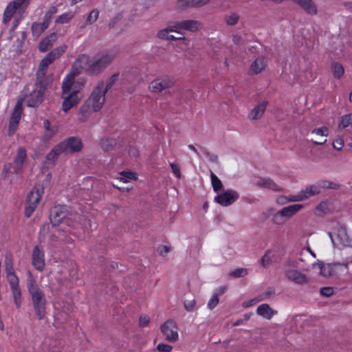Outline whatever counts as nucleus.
Listing matches in <instances>:
<instances>
[{
    "label": "nucleus",
    "mask_w": 352,
    "mask_h": 352,
    "mask_svg": "<svg viewBox=\"0 0 352 352\" xmlns=\"http://www.w3.org/2000/svg\"><path fill=\"white\" fill-rule=\"evenodd\" d=\"M76 84L83 87L85 80L79 79L77 81L65 78L62 84V110L67 113L72 107L77 105L83 98V94L78 89Z\"/></svg>",
    "instance_id": "f257e3e1"
},
{
    "label": "nucleus",
    "mask_w": 352,
    "mask_h": 352,
    "mask_svg": "<svg viewBox=\"0 0 352 352\" xmlns=\"http://www.w3.org/2000/svg\"><path fill=\"white\" fill-rule=\"evenodd\" d=\"M27 288L38 319H43L46 314L47 300L45 295L37 285L35 278L30 271L27 272Z\"/></svg>",
    "instance_id": "f03ea898"
},
{
    "label": "nucleus",
    "mask_w": 352,
    "mask_h": 352,
    "mask_svg": "<svg viewBox=\"0 0 352 352\" xmlns=\"http://www.w3.org/2000/svg\"><path fill=\"white\" fill-rule=\"evenodd\" d=\"M116 54L112 52H107L95 56L87 69L90 75H98L102 72L114 60Z\"/></svg>",
    "instance_id": "7ed1b4c3"
},
{
    "label": "nucleus",
    "mask_w": 352,
    "mask_h": 352,
    "mask_svg": "<svg viewBox=\"0 0 352 352\" xmlns=\"http://www.w3.org/2000/svg\"><path fill=\"white\" fill-rule=\"evenodd\" d=\"M104 82L100 80L93 88L89 97L85 100L90 105H92L95 112L99 111L104 106L106 101V92L103 90Z\"/></svg>",
    "instance_id": "20e7f679"
},
{
    "label": "nucleus",
    "mask_w": 352,
    "mask_h": 352,
    "mask_svg": "<svg viewBox=\"0 0 352 352\" xmlns=\"http://www.w3.org/2000/svg\"><path fill=\"white\" fill-rule=\"evenodd\" d=\"M70 215L71 217L67 215L66 210L63 206H56L50 210V219L53 226H58L62 222H64L72 227L74 226V223L71 221L72 217L74 221H77L79 219V216L77 214Z\"/></svg>",
    "instance_id": "39448f33"
},
{
    "label": "nucleus",
    "mask_w": 352,
    "mask_h": 352,
    "mask_svg": "<svg viewBox=\"0 0 352 352\" xmlns=\"http://www.w3.org/2000/svg\"><path fill=\"white\" fill-rule=\"evenodd\" d=\"M23 98L27 105L30 107H36L41 104L43 100L45 91L34 87V86H26L22 91Z\"/></svg>",
    "instance_id": "423d86ee"
},
{
    "label": "nucleus",
    "mask_w": 352,
    "mask_h": 352,
    "mask_svg": "<svg viewBox=\"0 0 352 352\" xmlns=\"http://www.w3.org/2000/svg\"><path fill=\"white\" fill-rule=\"evenodd\" d=\"M43 191V186L41 184H36L28 194L26 206L25 208V217H30L32 215L41 199Z\"/></svg>",
    "instance_id": "0eeeda50"
},
{
    "label": "nucleus",
    "mask_w": 352,
    "mask_h": 352,
    "mask_svg": "<svg viewBox=\"0 0 352 352\" xmlns=\"http://www.w3.org/2000/svg\"><path fill=\"white\" fill-rule=\"evenodd\" d=\"M27 157L26 150L23 147H20L17 150L16 155L14 157L13 163H8L4 165L3 171L6 173L19 174L23 168V163Z\"/></svg>",
    "instance_id": "6e6552de"
},
{
    "label": "nucleus",
    "mask_w": 352,
    "mask_h": 352,
    "mask_svg": "<svg viewBox=\"0 0 352 352\" xmlns=\"http://www.w3.org/2000/svg\"><path fill=\"white\" fill-rule=\"evenodd\" d=\"M91 63V60H90L88 55H78L73 63L72 72L66 76L65 78L74 80L75 77L83 69H85L86 73H87V69Z\"/></svg>",
    "instance_id": "1a4fd4ad"
},
{
    "label": "nucleus",
    "mask_w": 352,
    "mask_h": 352,
    "mask_svg": "<svg viewBox=\"0 0 352 352\" xmlns=\"http://www.w3.org/2000/svg\"><path fill=\"white\" fill-rule=\"evenodd\" d=\"M329 236L334 247L349 246L352 247V239L349 238L346 228L339 226L336 228V232L334 235L329 232Z\"/></svg>",
    "instance_id": "9d476101"
},
{
    "label": "nucleus",
    "mask_w": 352,
    "mask_h": 352,
    "mask_svg": "<svg viewBox=\"0 0 352 352\" xmlns=\"http://www.w3.org/2000/svg\"><path fill=\"white\" fill-rule=\"evenodd\" d=\"M22 112V100H18L17 102L14 106V111L10 119L8 131V135L9 136L13 135L14 133L16 132L18 128L19 123L21 120Z\"/></svg>",
    "instance_id": "9b49d317"
},
{
    "label": "nucleus",
    "mask_w": 352,
    "mask_h": 352,
    "mask_svg": "<svg viewBox=\"0 0 352 352\" xmlns=\"http://www.w3.org/2000/svg\"><path fill=\"white\" fill-rule=\"evenodd\" d=\"M47 72L38 69L36 73L34 86L44 91L51 86L54 80L53 74H47Z\"/></svg>",
    "instance_id": "f8f14e48"
},
{
    "label": "nucleus",
    "mask_w": 352,
    "mask_h": 352,
    "mask_svg": "<svg viewBox=\"0 0 352 352\" xmlns=\"http://www.w3.org/2000/svg\"><path fill=\"white\" fill-rule=\"evenodd\" d=\"M160 330L167 341L174 342L178 340L177 327L174 321L171 320L166 321L161 325Z\"/></svg>",
    "instance_id": "ddd939ff"
},
{
    "label": "nucleus",
    "mask_w": 352,
    "mask_h": 352,
    "mask_svg": "<svg viewBox=\"0 0 352 352\" xmlns=\"http://www.w3.org/2000/svg\"><path fill=\"white\" fill-rule=\"evenodd\" d=\"M239 197V194L234 190H228L214 197V201L222 206H228L235 202Z\"/></svg>",
    "instance_id": "4468645a"
},
{
    "label": "nucleus",
    "mask_w": 352,
    "mask_h": 352,
    "mask_svg": "<svg viewBox=\"0 0 352 352\" xmlns=\"http://www.w3.org/2000/svg\"><path fill=\"white\" fill-rule=\"evenodd\" d=\"M59 144L63 149L64 153H66L78 152L82 147L81 140L76 137H70Z\"/></svg>",
    "instance_id": "2eb2a0df"
},
{
    "label": "nucleus",
    "mask_w": 352,
    "mask_h": 352,
    "mask_svg": "<svg viewBox=\"0 0 352 352\" xmlns=\"http://www.w3.org/2000/svg\"><path fill=\"white\" fill-rule=\"evenodd\" d=\"M32 265L40 272L43 271L45 267L44 252L38 245L35 246L32 250Z\"/></svg>",
    "instance_id": "dca6fc26"
},
{
    "label": "nucleus",
    "mask_w": 352,
    "mask_h": 352,
    "mask_svg": "<svg viewBox=\"0 0 352 352\" xmlns=\"http://www.w3.org/2000/svg\"><path fill=\"white\" fill-rule=\"evenodd\" d=\"M285 276L290 281L298 285H305L309 283V278L297 270L292 269L287 270Z\"/></svg>",
    "instance_id": "f3484780"
},
{
    "label": "nucleus",
    "mask_w": 352,
    "mask_h": 352,
    "mask_svg": "<svg viewBox=\"0 0 352 352\" xmlns=\"http://www.w3.org/2000/svg\"><path fill=\"white\" fill-rule=\"evenodd\" d=\"M157 38L162 40H182L184 39L183 33L174 31L172 28H165L160 30L157 34Z\"/></svg>",
    "instance_id": "a211bd4d"
},
{
    "label": "nucleus",
    "mask_w": 352,
    "mask_h": 352,
    "mask_svg": "<svg viewBox=\"0 0 352 352\" xmlns=\"http://www.w3.org/2000/svg\"><path fill=\"white\" fill-rule=\"evenodd\" d=\"M202 26L201 23L197 20H184L177 22L175 27L179 29L188 30L192 32H197Z\"/></svg>",
    "instance_id": "6ab92c4d"
},
{
    "label": "nucleus",
    "mask_w": 352,
    "mask_h": 352,
    "mask_svg": "<svg viewBox=\"0 0 352 352\" xmlns=\"http://www.w3.org/2000/svg\"><path fill=\"white\" fill-rule=\"evenodd\" d=\"M254 184L257 187L270 189L276 192H281L283 190L270 177H258Z\"/></svg>",
    "instance_id": "aec40b11"
},
{
    "label": "nucleus",
    "mask_w": 352,
    "mask_h": 352,
    "mask_svg": "<svg viewBox=\"0 0 352 352\" xmlns=\"http://www.w3.org/2000/svg\"><path fill=\"white\" fill-rule=\"evenodd\" d=\"M328 133L329 129L326 126L314 129L311 131V134L314 138L312 140L313 143L316 145L324 144L327 142V139L325 138L328 135Z\"/></svg>",
    "instance_id": "412c9836"
},
{
    "label": "nucleus",
    "mask_w": 352,
    "mask_h": 352,
    "mask_svg": "<svg viewBox=\"0 0 352 352\" xmlns=\"http://www.w3.org/2000/svg\"><path fill=\"white\" fill-rule=\"evenodd\" d=\"M303 208V205L300 204L289 205L285 207H283L278 211L280 212L282 216L286 220V221H289L294 216H295L300 210Z\"/></svg>",
    "instance_id": "4be33fe9"
},
{
    "label": "nucleus",
    "mask_w": 352,
    "mask_h": 352,
    "mask_svg": "<svg viewBox=\"0 0 352 352\" xmlns=\"http://www.w3.org/2000/svg\"><path fill=\"white\" fill-rule=\"evenodd\" d=\"M93 112H95L92 108V105H90L86 100L84 101L80 107L78 111V120L80 122H85L88 120L91 117Z\"/></svg>",
    "instance_id": "5701e85b"
},
{
    "label": "nucleus",
    "mask_w": 352,
    "mask_h": 352,
    "mask_svg": "<svg viewBox=\"0 0 352 352\" xmlns=\"http://www.w3.org/2000/svg\"><path fill=\"white\" fill-rule=\"evenodd\" d=\"M173 82L168 78H159L153 80L149 88L153 92H161L162 91L170 87Z\"/></svg>",
    "instance_id": "b1692460"
},
{
    "label": "nucleus",
    "mask_w": 352,
    "mask_h": 352,
    "mask_svg": "<svg viewBox=\"0 0 352 352\" xmlns=\"http://www.w3.org/2000/svg\"><path fill=\"white\" fill-rule=\"evenodd\" d=\"M297 3L308 14H317V7L312 0H292Z\"/></svg>",
    "instance_id": "393cba45"
},
{
    "label": "nucleus",
    "mask_w": 352,
    "mask_h": 352,
    "mask_svg": "<svg viewBox=\"0 0 352 352\" xmlns=\"http://www.w3.org/2000/svg\"><path fill=\"white\" fill-rule=\"evenodd\" d=\"M266 67V60L263 56L258 57L251 64L250 68V74L251 75H256L261 73Z\"/></svg>",
    "instance_id": "a878e982"
},
{
    "label": "nucleus",
    "mask_w": 352,
    "mask_h": 352,
    "mask_svg": "<svg viewBox=\"0 0 352 352\" xmlns=\"http://www.w3.org/2000/svg\"><path fill=\"white\" fill-rule=\"evenodd\" d=\"M256 314L267 320H270L277 314V311L271 308L268 304H262L257 307Z\"/></svg>",
    "instance_id": "bb28decb"
},
{
    "label": "nucleus",
    "mask_w": 352,
    "mask_h": 352,
    "mask_svg": "<svg viewBox=\"0 0 352 352\" xmlns=\"http://www.w3.org/2000/svg\"><path fill=\"white\" fill-rule=\"evenodd\" d=\"M267 103V101H263L255 106L250 113L249 118L254 120L261 118L265 111Z\"/></svg>",
    "instance_id": "cd10ccee"
},
{
    "label": "nucleus",
    "mask_w": 352,
    "mask_h": 352,
    "mask_svg": "<svg viewBox=\"0 0 352 352\" xmlns=\"http://www.w3.org/2000/svg\"><path fill=\"white\" fill-rule=\"evenodd\" d=\"M56 38L55 34L53 33L43 38L38 44L40 52H45L47 51L48 49L52 46L54 42L56 41Z\"/></svg>",
    "instance_id": "c85d7f7f"
},
{
    "label": "nucleus",
    "mask_w": 352,
    "mask_h": 352,
    "mask_svg": "<svg viewBox=\"0 0 352 352\" xmlns=\"http://www.w3.org/2000/svg\"><path fill=\"white\" fill-rule=\"evenodd\" d=\"M320 193V187L316 185H310L306 187L305 190L300 191L303 201L309 198L310 197L318 195Z\"/></svg>",
    "instance_id": "c756f323"
},
{
    "label": "nucleus",
    "mask_w": 352,
    "mask_h": 352,
    "mask_svg": "<svg viewBox=\"0 0 352 352\" xmlns=\"http://www.w3.org/2000/svg\"><path fill=\"white\" fill-rule=\"evenodd\" d=\"M48 26L49 25L44 21L42 23L34 22L31 27L33 36L37 38L48 28Z\"/></svg>",
    "instance_id": "7c9ffc66"
},
{
    "label": "nucleus",
    "mask_w": 352,
    "mask_h": 352,
    "mask_svg": "<svg viewBox=\"0 0 352 352\" xmlns=\"http://www.w3.org/2000/svg\"><path fill=\"white\" fill-rule=\"evenodd\" d=\"M63 153H64V151L62 148L60 144H58L56 145L52 149V151L46 155V160L48 162H51L53 164H54L58 157Z\"/></svg>",
    "instance_id": "2f4dec72"
},
{
    "label": "nucleus",
    "mask_w": 352,
    "mask_h": 352,
    "mask_svg": "<svg viewBox=\"0 0 352 352\" xmlns=\"http://www.w3.org/2000/svg\"><path fill=\"white\" fill-rule=\"evenodd\" d=\"M18 8L12 1L10 2L4 11L3 22L8 23Z\"/></svg>",
    "instance_id": "473e14b6"
},
{
    "label": "nucleus",
    "mask_w": 352,
    "mask_h": 352,
    "mask_svg": "<svg viewBox=\"0 0 352 352\" xmlns=\"http://www.w3.org/2000/svg\"><path fill=\"white\" fill-rule=\"evenodd\" d=\"M240 19V16L235 12H229L223 16V21L228 26L236 25Z\"/></svg>",
    "instance_id": "72a5a7b5"
},
{
    "label": "nucleus",
    "mask_w": 352,
    "mask_h": 352,
    "mask_svg": "<svg viewBox=\"0 0 352 352\" xmlns=\"http://www.w3.org/2000/svg\"><path fill=\"white\" fill-rule=\"evenodd\" d=\"M318 267L320 269V274L324 277H329L333 274V269L330 264L319 263L314 265V267Z\"/></svg>",
    "instance_id": "f704fd0d"
},
{
    "label": "nucleus",
    "mask_w": 352,
    "mask_h": 352,
    "mask_svg": "<svg viewBox=\"0 0 352 352\" xmlns=\"http://www.w3.org/2000/svg\"><path fill=\"white\" fill-rule=\"evenodd\" d=\"M100 144L102 149L105 152H108L113 149L116 144V141L111 138H104L101 140Z\"/></svg>",
    "instance_id": "c9c22d12"
},
{
    "label": "nucleus",
    "mask_w": 352,
    "mask_h": 352,
    "mask_svg": "<svg viewBox=\"0 0 352 352\" xmlns=\"http://www.w3.org/2000/svg\"><path fill=\"white\" fill-rule=\"evenodd\" d=\"M188 8H197V0H178L176 8L184 10Z\"/></svg>",
    "instance_id": "e433bc0d"
},
{
    "label": "nucleus",
    "mask_w": 352,
    "mask_h": 352,
    "mask_svg": "<svg viewBox=\"0 0 352 352\" xmlns=\"http://www.w3.org/2000/svg\"><path fill=\"white\" fill-rule=\"evenodd\" d=\"M329 211V204L326 201H322L316 206L314 213L316 216L321 217Z\"/></svg>",
    "instance_id": "4c0bfd02"
},
{
    "label": "nucleus",
    "mask_w": 352,
    "mask_h": 352,
    "mask_svg": "<svg viewBox=\"0 0 352 352\" xmlns=\"http://www.w3.org/2000/svg\"><path fill=\"white\" fill-rule=\"evenodd\" d=\"M14 302L16 307L19 308L21 305V290L20 287L11 288Z\"/></svg>",
    "instance_id": "58836bf2"
},
{
    "label": "nucleus",
    "mask_w": 352,
    "mask_h": 352,
    "mask_svg": "<svg viewBox=\"0 0 352 352\" xmlns=\"http://www.w3.org/2000/svg\"><path fill=\"white\" fill-rule=\"evenodd\" d=\"M210 178L211 183L214 192H218L223 188L221 181L217 177V176L210 170Z\"/></svg>",
    "instance_id": "ea45409f"
},
{
    "label": "nucleus",
    "mask_w": 352,
    "mask_h": 352,
    "mask_svg": "<svg viewBox=\"0 0 352 352\" xmlns=\"http://www.w3.org/2000/svg\"><path fill=\"white\" fill-rule=\"evenodd\" d=\"M64 51L65 50L63 47H57L48 53L45 56L52 63L64 52Z\"/></svg>",
    "instance_id": "a19ab883"
},
{
    "label": "nucleus",
    "mask_w": 352,
    "mask_h": 352,
    "mask_svg": "<svg viewBox=\"0 0 352 352\" xmlns=\"http://www.w3.org/2000/svg\"><path fill=\"white\" fill-rule=\"evenodd\" d=\"M331 69L333 76L336 78H340L344 74V68L342 65L338 63H332Z\"/></svg>",
    "instance_id": "79ce46f5"
},
{
    "label": "nucleus",
    "mask_w": 352,
    "mask_h": 352,
    "mask_svg": "<svg viewBox=\"0 0 352 352\" xmlns=\"http://www.w3.org/2000/svg\"><path fill=\"white\" fill-rule=\"evenodd\" d=\"M120 177L118 178L120 182L123 183H127L128 179L135 180L137 179V177L135 173L131 171H122L120 173Z\"/></svg>",
    "instance_id": "37998d69"
},
{
    "label": "nucleus",
    "mask_w": 352,
    "mask_h": 352,
    "mask_svg": "<svg viewBox=\"0 0 352 352\" xmlns=\"http://www.w3.org/2000/svg\"><path fill=\"white\" fill-rule=\"evenodd\" d=\"M272 222L276 226H283L284 225L287 221L284 219V217L282 216L280 212L279 211H277L275 212L272 218Z\"/></svg>",
    "instance_id": "c03bdc74"
},
{
    "label": "nucleus",
    "mask_w": 352,
    "mask_h": 352,
    "mask_svg": "<svg viewBox=\"0 0 352 352\" xmlns=\"http://www.w3.org/2000/svg\"><path fill=\"white\" fill-rule=\"evenodd\" d=\"M352 122V114H346L343 116L341 118L340 122L339 124L338 127L340 129H345L346 127L349 126Z\"/></svg>",
    "instance_id": "a18cd8bd"
},
{
    "label": "nucleus",
    "mask_w": 352,
    "mask_h": 352,
    "mask_svg": "<svg viewBox=\"0 0 352 352\" xmlns=\"http://www.w3.org/2000/svg\"><path fill=\"white\" fill-rule=\"evenodd\" d=\"M74 16L73 12H67L60 15L56 20V23L63 24L68 23Z\"/></svg>",
    "instance_id": "49530a36"
},
{
    "label": "nucleus",
    "mask_w": 352,
    "mask_h": 352,
    "mask_svg": "<svg viewBox=\"0 0 352 352\" xmlns=\"http://www.w3.org/2000/svg\"><path fill=\"white\" fill-rule=\"evenodd\" d=\"M248 274V271L245 268H237L229 273L230 277L237 278L244 277Z\"/></svg>",
    "instance_id": "de8ad7c7"
},
{
    "label": "nucleus",
    "mask_w": 352,
    "mask_h": 352,
    "mask_svg": "<svg viewBox=\"0 0 352 352\" xmlns=\"http://www.w3.org/2000/svg\"><path fill=\"white\" fill-rule=\"evenodd\" d=\"M320 188H327V189H335L338 190L340 188V185L331 181L323 180L320 182Z\"/></svg>",
    "instance_id": "09e8293b"
},
{
    "label": "nucleus",
    "mask_w": 352,
    "mask_h": 352,
    "mask_svg": "<svg viewBox=\"0 0 352 352\" xmlns=\"http://www.w3.org/2000/svg\"><path fill=\"white\" fill-rule=\"evenodd\" d=\"M98 17L99 10L98 9H94L89 14L86 20V23L89 25L93 24L94 22L97 21Z\"/></svg>",
    "instance_id": "8fccbe9b"
},
{
    "label": "nucleus",
    "mask_w": 352,
    "mask_h": 352,
    "mask_svg": "<svg viewBox=\"0 0 352 352\" xmlns=\"http://www.w3.org/2000/svg\"><path fill=\"white\" fill-rule=\"evenodd\" d=\"M6 275L8 281L10 285V288L19 287V278L14 272Z\"/></svg>",
    "instance_id": "3c124183"
},
{
    "label": "nucleus",
    "mask_w": 352,
    "mask_h": 352,
    "mask_svg": "<svg viewBox=\"0 0 352 352\" xmlns=\"http://www.w3.org/2000/svg\"><path fill=\"white\" fill-rule=\"evenodd\" d=\"M58 9L56 6H52L49 10L45 13L43 21L50 25V23L53 16L57 12Z\"/></svg>",
    "instance_id": "603ef678"
},
{
    "label": "nucleus",
    "mask_w": 352,
    "mask_h": 352,
    "mask_svg": "<svg viewBox=\"0 0 352 352\" xmlns=\"http://www.w3.org/2000/svg\"><path fill=\"white\" fill-rule=\"evenodd\" d=\"M119 74H113L109 78V81L106 84L104 85L103 90L107 93L116 83V82L118 80Z\"/></svg>",
    "instance_id": "864d4df0"
},
{
    "label": "nucleus",
    "mask_w": 352,
    "mask_h": 352,
    "mask_svg": "<svg viewBox=\"0 0 352 352\" xmlns=\"http://www.w3.org/2000/svg\"><path fill=\"white\" fill-rule=\"evenodd\" d=\"M5 269L6 274L14 272L13 268L12 259L9 256H6L5 258Z\"/></svg>",
    "instance_id": "5fc2aeb1"
},
{
    "label": "nucleus",
    "mask_w": 352,
    "mask_h": 352,
    "mask_svg": "<svg viewBox=\"0 0 352 352\" xmlns=\"http://www.w3.org/2000/svg\"><path fill=\"white\" fill-rule=\"evenodd\" d=\"M185 309L187 311H192L196 305V300L194 298L186 300L184 302Z\"/></svg>",
    "instance_id": "6e6d98bb"
},
{
    "label": "nucleus",
    "mask_w": 352,
    "mask_h": 352,
    "mask_svg": "<svg viewBox=\"0 0 352 352\" xmlns=\"http://www.w3.org/2000/svg\"><path fill=\"white\" fill-rule=\"evenodd\" d=\"M219 297L218 294H214L212 297L209 300L207 307L210 310H212L219 303Z\"/></svg>",
    "instance_id": "4d7b16f0"
},
{
    "label": "nucleus",
    "mask_w": 352,
    "mask_h": 352,
    "mask_svg": "<svg viewBox=\"0 0 352 352\" xmlns=\"http://www.w3.org/2000/svg\"><path fill=\"white\" fill-rule=\"evenodd\" d=\"M270 250H267L263 256L262 257L261 265L264 267H268L272 262L271 258L270 256Z\"/></svg>",
    "instance_id": "13d9d810"
},
{
    "label": "nucleus",
    "mask_w": 352,
    "mask_h": 352,
    "mask_svg": "<svg viewBox=\"0 0 352 352\" xmlns=\"http://www.w3.org/2000/svg\"><path fill=\"white\" fill-rule=\"evenodd\" d=\"M344 142L343 138L341 137H338L336 139H335L333 142V147L336 150L340 151L342 148L344 146Z\"/></svg>",
    "instance_id": "bf43d9fd"
},
{
    "label": "nucleus",
    "mask_w": 352,
    "mask_h": 352,
    "mask_svg": "<svg viewBox=\"0 0 352 352\" xmlns=\"http://www.w3.org/2000/svg\"><path fill=\"white\" fill-rule=\"evenodd\" d=\"M320 293L323 296L329 297L334 294V291L333 287H324L320 289Z\"/></svg>",
    "instance_id": "052dcab7"
},
{
    "label": "nucleus",
    "mask_w": 352,
    "mask_h": 352,
    "mask_svg": "<svg viewBox=\"0 0 352 352\" xmlns=\"http://www.w3.org/2000/svg\"><path fill=\"white\" fill-rule=\"evenodd\" d=\"M30 0H14L12 2L19 8L25 10L30 4Z\"/></svg>",
    "instance_id": "680f3d73"
},
{
    "label": "nucleus",
    "mask_w": 352,
    "mask_h": 352,
    "mask_svg": "<svg viewBox=\"0 0 352 352\" xmlns=\"http://www.w3.org/2000/svg\"><path fill=\"white\" fill-rule=\"evenodd\" d=\"M303 197H302L300 194V191L296 194L293 195L287 196V199H288V202H298L303 201Z\"/></svg>",
    "instance_id": "e2e57ef3"
},
{
    "label": "nucleus",
    "mask_w": 352,
    "mask_h": 352,
    "mask_svg": "<svg viewBox=\"0 0 352 352\" xmlns=\"http://www.w3.org/2000/svg\"><path fill=\"white\" fill-rule=\"evenodd\" d=\"M170 251V248L167 245H161L157 248V252L162 256H166Z\"/></svg>",
    "instance_id": "0e129e2a"
},
{
    "label": "nucleus",
    "mask_w": 352,
    "mask_h": 352,
    "mask_svg": "<svg viewBox=\"0 0 352 352\" xmlns=\"http://www.w3.org/2000/svg\"><path fill=\"white\" fill-rule=\"evenodd\" d=\"M52 63L50 61L46 56H45L40 62L38 69H41L42 70L47 71L48 66Z\"/></svg>",
    "instance_id": "69168bd1"
},
{
    "label": "nucleus",
    "mask_w": 352,
    "mask_h": 352,
    "mask_svg": "<svg viewBox=\"0 0 352 352\" xmlns=\"http://www.w3.org/2000/svg\"><path fill=\"white\" fill-rule=\"evenodd\" d=\"M43 126L45 129V130L47 131V133H46V135H47L48 137H52L56 133V131L50 129V123L48 120H44Z\"/></svg>",
    "instance_id": "338daca9"
},
{
    "label": "nucleus",
    "mask_w": 352,
    "mask_h": 352,
    "mask_svg": "<svg viewBox=\"0 0 352 352\" xmlns=\"http://www.w3.org/2000/svg\"><path fill=\"white\" fill-rule=\"evenodd\" d=\"M170 166L171 167L172 171L174 173V175H175V177L178 179H180L182 175H181L179 166L177 164H174V163H170Z\"/></svg>",
    "instance_id": "774afa93"
}]
</instances>
